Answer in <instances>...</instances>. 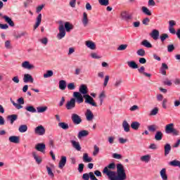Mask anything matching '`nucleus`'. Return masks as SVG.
<instances>
[{"label": "nucleus", "instance_id": "nucleus-30", "mask_svg": "<svg viewBox=\"0 0 180 180\" xmlns=\"http://www.w3.org/2000/svg\"><path fill=\"white\" fill-rule=\"evenodd\" d=\"M89 134V132L86 130L80 131L77 135L78 139H82V137H86Z\"/></svg>", "mask_w": 180, "mask_h": 180}, {"label": "nucleus", "instance_id": "nucleus-45", "mask_svg": "<svg viewBox=\"0 0 180 180\" xmlns=\"http://www.w3.org/2000/svg\"><path fill=\"white\" fill-rule=\"evenodd\" d=\"M46 170L48 172V175L51 176V178H54V173H53V170H51V168L49 166H46Z\"/></svg>", "mask_w": 180, "mask_h": 180}, {"label": "nucleus", "instance_id": "nucleus-47", "mask_svg": "<svg viewBox=\"0 0 180 180\" xmlns=\"http://www.w3.org/2000/svg\"><path fill=\"white\" fill-rule=\"evenodd\" d=\"M136 54H138L141 57H144V56H146V51H144V49H139L136 51Z\"/></svg>", "mask_w": 180, "mask_h": 180}, {"label": "nucleus", "instance_id": "nucleus-43", "mask_svg": "<svg viewBox=\"0 0 180 180\" xmlns=\"http://www.w3.org/2000/svg\"><path fill=\"white\" fill-rule=\"evenodd\" d=\"M141 9L142 12L145 13V15H147L148 16H151V11H150V10L147 7L143 6Z\"/></svg>", "mask_w": 180, "mask_h": 180}, {"label": "nucleus", "instance_id": "nucleus-49", "mask_svg": "<svg viewBox=\"0 0 180 180\" xmlns=\"http://www.w3.org/2000/svg\"><path fill=\"white\" fill-rule=\"evenodd\" d=\"M25 36H27V32H22L17 35H15V39H20V37H23Z\"/></svg>", "mask_w": 180, "mask_h": 180}, {"label": "nucleus", "instance_id": "nucleus-39", "mask_svg": "<svg viewBox=\"0 0 180 180\" xmlns=\"http://www.w3.org/2000/svg\"><path fill=\"white\" fill-rule=\"evenodd\" d=\"M148 129L149 131H151L152 133H154V131L158 130V126H157L156 124L149 125L148 127Z\"/></svg>", "mask_w": 180, "mask_h": 180}, {"label": "nucleus", "instance_id": "nucleus-62", "mask_svg": "<svg viewBox=\"0 0 180 180\" xmlns=\"http://www.w3.org/2000/svg\"><path fill=\"white\" fill-rule=\"evenodd\" d=\"M43 8H44V5L41 4V6H39L38 7H37V13H40V12H41V11L43 10Z\"/></svg>", "mask_w": 180, "mask_h": 180}, {"label": "nucleus", "instance_id": "nucleus-16", "mask_svg": "<svg viewBox=\"0 0 180 180\" xmlns=\"http://www.w3.org/2000/svg\"><path fill=\"white\" fill-rule=\"evenodd\" d=\"M2 18L4 19L5 22L9 25V26H11V27H13L15 26V22L12 20V18H9L8 15H4L2 16Z\"/></svg>", "mask_w": 180, "mask_h": 180}, {"label": "nucleus", "instance_id": "nucleus-37", "mask_svg": "<svg viewBox=\"0 0 180 180\" xmlns=\"http://www.w3.org/2000/svg\"><path fill=\"white\" fill-rule=\"evenodd\" d=\"M18 131L20 133H26L27 131V125L26 124H22L19 127Z\"/></svg>", "mask_w": 180, "mask_h": 180}, {"label": "nucleus", "instance_id": "nucleus-34", "mask_svg": "<svg viewBox=\"0 0 180 180\" xmlns=\"http://www.w3.org/2000/svg\"><path fill=\"white\" fill-rule=\"evenodd\" d=\"M150 160H151V155H146L141 157V161L143 162H149Z\"/></svg>", "mask_w": 180, "mask_h": 180}, {"label": "nucleus", "instance_id": "nucleus-3", "mask_svg": "<svg viewBox=\"0 0 180 180\" xmlns=\"http://www.w3.org/2000/svg\"><path fill=\"white\" fill-rule=\"evenodd\" d=\"M165 133L167 134H173V136H179V131H178L176 129L174 128V124L170 123L165 126Z\"/></svg>", "mask_w": 180, "mask_h": 180}, {"label": "nucleus", "instance_id": "nucleus-38", "mask_svg": "<svg viewBox=\"0 0 180 180\" xmlns=\"http://www.w3.org/2000/svg\"><path fill=\"white\" fill-rule=\"evenodd\" d=\"M131 129H133V130H139V129L140 128V124L139 122H133L131 124Z\"/></svg>", "mask_w": 180, "mask_h": 180}, {"label": "nucleus", "instance_id": "nucleus-2", "mask_svg": "<svg viewBox=\"0 0 180 180\" xmlns=\"http://www.w3.org/2000/svg\"><path fill=\"white\" fill-rule=\"evenodd\" d=\"M73 98L75 99V103L79 104V103H84V102L86 103H89V105H91V106H94L96 108L98 105H96V103H95V101L94 100V98H92L89 94H85L82 96L81 93L78 91H75L73 93Z\"/></svg>", "mask_w": 180, "mask_h": 180}, {"label": "nucleus", "instance_id": "nucleus-57", "mask_svg": "<svg viewBox=\"0 0 180 180\" xmlns=\"http://www.w3.org/2000/svg\"><path fill=\"white\" fill-rule=\"evenodd\" d=\"M89 176L91 180H98L96 176H95V174H94V172H90L89 173Z\"/></svg>", "mask_w": 180, "mask_h": 180}, {"label": "nucleus", "instance_id": "nucleus-24", "mask_svg": "<svg viewBox=\"0 0 180 180\" xmlns=\"http://www.w3.org/2000/svg\"><path fill=\"white\" fill-rule=\"evenodd\" d=\"M138 71L139 72H140V74H143L145 77H148V78L151 77V74L144 72L146 71V68H144V66H142L139 69H138Z\"/></svg>", "mask_w": 180, "mask_h": 180}, {"label": "nucleus", "instance_id": "nucleus-42", "mask_svg": "<svg viewBox=\"0 0 180 180\" xmlns=\"http://www.w3.org/2000/svg\"><path fill=\"white\" fill-rule=\"evenodd\" d=\"M32 155L37 164H40L41 162V158H40L39 155H37V153L36 152H32Z\"/></svg>", "mask_w": 180, "mask_h": 180}, {"label": "nucleus", "instance_id": "nucleus-35", "mask_svg": "<svg viewBox=\"0 0 180 180\" xmlns=\"http://www.w3.org/2000/svg\"><path fill=\"white\" fill-rule=\"evenodd\" d=\"M58 127L63 130H68V129H70V126L65 122H59Z\"/></svg>", "mask_w": 180, "mask_h": 180}, {"label": "nucleus", "instance_id": "nucleus-56", "mask_svg": "<svg viewBox=\"0 0 180 180\" xmlns=\"http://www.w3.org/2000/svg\"><path fill=\"white\" fill-rule=\"evenodd\" d=\"M158 113V108H155L150 111V116H155Z\"/></svg>", "mask_w": 180, "mask_h": 180}, {"label": "nucleus", "instance_id": "nucleus-22", "mask_svg": "<svg viewBox=\"0 0 180 180\" xmlns=\"http://www.w3.org/2000/svg\"><path fill=\"white\" fill-rule=\"evenodd\" d=\"M40 23H41V13H39L38 15V16L37 17L36 23L34 26V30H36V29H37V27H39V26H40Z\"/></svg>", "mask_w": 180, "mask_h": 180}, {"label": "nucleus", "instance_id": "nucleus-26", "mask_svg": "<svg viewBox=\"0 0 180 180\" xmlns=\"http://www.w3.org/2000/svg\"><path fill=\"white\" fill-rule=\"evenodd\" d=\"M82 160L84 162H92L93 161L92 158L89 157V155H88V153L83 154Z\"/></svg>", "mask_w": 180, "mask_h": 180}, {"label": "nucleus", "instance_id": "nucleus-28", "mask_svg": "<svg viewBox=\"0 0 180 180\" xmlns=\"http://www.w3.org/2000/svg\"><path fill=\"white\" fill-rule=\"evenodd\" d=\"M122 127L124 131H126L127 133H129V131H130V124H129V122H127V121H123Z\"/></svg>", "mask_w": 180, "mask_h": 180}, {"label": "nucleus", "instance_id": "nucleus-52", "mask_svg": "<svg viewBox=\"0 0 180 180\" xmlns=\"http://www.w3.org/2000/svg\"><path fill=\"white\" fill-rule=\"evenodd\" d=\"M127 49V44H121L120 46L117 49L118 51H123V50H126Z\"/></svg>", "mask_w": 180, "mask_h": 180}, {"label": "nucleus", "instance_id": "nucleus-8", "mask_svg": "<svg viewBox=\"0 0 180 180\" xmlns=\"http://www.w3.org/2000/svg\"><path fill=\"white\" fill-rule=\"evenodd\" d=\"M34 133L39 136H43L46 134V129L42 125L38 126L35 128Z\"/></svg>", "mask_w": 180, "mask_h": 180}, {"label": "nucleus", "instance_id": "nucleus-27", "mask_svg": "<svg viewBox=\"0 0 180 180\" xmlns=\"http://www.w3.org/2000/svg\"><path fill=\"white\" fill-rule=\"evenodd\" d=\"M65 88H67V82L65 80L59 81V89L65 91Z\"/></svg>", "mask_w": 180, "mask_h": 180}, {"label": "nucleus", "instance_id": "nucleus-33", "mask_svg": "<svg viewBox=\"0 0 180 180\" xmlns=\"http://www.w3.org/2000/svg\"><path fill=\"white\" fill-rule=\"evenodd\" d=\"M8 120L11 122V124H13L15 120H18V115H11L8 116Z\"/></svg>", "mask_w": 180, "mask_h": 180}, {"label": "nucleus", "instance_id": "nucleus-32", "mask_svg": "<svg viewBox=\"0 0 180 180\" xmlns=\"http://www.w3.org/2000/svg\"><path fill=\"white\" fill-rule=\"evenodd\" d=\"M169 153H171V144L166 143L165 145V157H167V155H168V154H169Z\"/></svg>", "mask_w": 180, "mask_h": 180}, {"label": "nucleus", "instance_id": "nucleus-25", "mask_svg": "<svg viewBox=\"0 0 180 180\" xmlns=\"http://www.w3.org/2000/svg\"><path fill=\"white\" fill-rule=\"evenodd\" d=\"M127 65L129 67V68H132L133 70L139 68V65H137V63H136V62L134 60L128 61Z\"/></svg>", "mask_w": 180, "mask_h": 180}, {"label": "nucleus", "instance_id": "nucleus-63", "mask_svg": "<svg viewBox=\"0 0 180 180\" xmlns=\"http://www.w3.org/2000/svg\"><path fill=\"white\" fill-rule=\"evenodd\" d=\"M163 84L165 85H167L168 86H171V85H172V82L169 80L168 79H166L164 82H163Z\"/></svg>", "mask_w": 180, "mask_h": 180}, {"label": "nucleus", "instance_id": "nucleus-19", "mask_svg": "<svg viewBox=\"0 0 180 180\" xmlns=\"http://www.w3.org/2000/svg\"><path fill=\"white\" fill-rule=\"evenodd\" d=\"M121 18L123 20H126L127 22H129V20H131V15L127 14L126 11H124L121 13Z\"/></svg>", "mask_w": 180, "mask_h": 180}, {"label": "nucleus", "instance_id": "nucleus-11", "mask_svg": "<svg viewBox=\"0 0 180 180\" xmlns=\"http://www.w3.org/2000/svg\"><path fill=\"white\" fill-rule=\"evenodd\" d=\"M22 68H25V70H33L34 68V65L30 64V62L29 61H24L21 65Z\"/></svg>", "mask_w": 180, "mask_h": 180}, {"label": "nucleus", "instance_id": "nucleus-17", "mask_svg": "<svg viewBox=\"0 0 180 180\" xmlns=\"http://www.w3.org/2000/svg\"><path fill=\"white\" fill-rule=\"evenodd\" d=\"M85 116H86V120H88V122H91V120H92L94 119V113H92V111H91V110H89V109L86 110Z\"/></svg>", "mask_w": 180, "mask_h": 180}, {"label": "nucleus", "instance_id": "nucleus-55", "mask_svg": "<svg viewBox=\"0 0 180 180\" xmlns=\"http://www.w3.org/2000/svg\"><path fill=\"white\" fill-rule=\"evenodd\" d=\"M174 50H175V46H174V44H170L167 46V51L169 53H172V51Z\"/></svg>", "mask_w": 180, "mask_h": 180}, {"label": "nucleus", "instance_id": "nucleus-53", "mask_svg": "<svg viewBox=\"0 0 180 180\" xmlns=\"http://www.w3.org/2000/svg\"><path fill=\"white\" fill-rule=\"evenodd\" d=\"M168 37H169L167 34H162L160 36V40L162 43H164V41H165V40H167V39H168Z\"/></svg>", "mask_w": 180, "mask_h": 180}, {"label": "nucleus", "instance_id": "nucleus-60", "mask_svg": "<svg viewBox=\"0 0 180 180\" xmlns=\"http://www.w3.org/2000/svg\"><path fill=\"white\" fill-rule=\"evenodd\" d=\"M112 158H115V160H122V155L118 153H113Z\"/></svg>", "mask_w": 180, "mask_h": 180}, {"label": "nucleus", "instance_id": "nucleus-54", "mask_svg": "<svg viewBox=\"0 0 180 180\" xmlns=\"http://www.w3.org/2000/svg\"><path fill=\"white\" fill-rule=\"evenodd\" d=\"M94 150L93 152V155L96 156L98 155V154L99 153V147H98V146L95 145L94 146Z\"/></svg>", "mask_w": 180, "mask_h": 180}, {"label": "nucleus", "instance_id": "nucleus-15", "mask_svg": "<svg viewBox=\"0 0 180 180\" xmlns=\"http://www.w3.org/2000/svg\"><path fill=\"white\" fill-rule=\"evenodd\" d=\"M79 94H82V95H87L86 94H88V87L86 86V85L82 84L79 86Z\"/></svg>", "mask_w": 180, "mask_h": 180}, {"label": "nucleus", "instance_id": "nucleus-18", "mask_svg": "<svg viewBox=\"0 0 180 180\" xmlns=\"http://www.w3.org/2000/svg\"><path fill=\"white\" fill-rule=\"evenodd\" d=\"M150 36L153 40H158V37H160V31L158 30H153L150 34Z\"/></svg>", "mask_w": 180, "mask_h": 180}, {"label": "nucleus", "instance_id": "nucleus-1", "mask_svg": "<svg viewBox=\"0 0 180 180\" xmlns=\"http://www.w3.org/2000/svg\"><path fill=\"white\" fill-rule=\"evenodd\" d=\"M116 169V164L115 162L110 163L107 167H104L103 174H105L108 176L110 180H126L127 176L126 175V170L122 164L117 165V174L116 172L112 171L111 169Z\"/></svg>", "mask_w": 180, "mask_h": 180}, {"label": "nucleus", "instance_id": "nucleus-40", "mask_svg": "<svg viewBox=\"0 0 180 180\" xmlns=\"http://www.w3.org/2000/svg\"><path fill=\"white\" fill-rule=\"evenodd\" d=\"M142 46H144V47H147V49H151L153 47V45L151 43H150L147 39L143 40L141 42Z\"/></svg>", "mask_w": 180, "mask_h": 180}, {"label": "nucleus", "instance_id": "nucleus-20", "mask_svg": "<svg viewBox=\"0 0 180 180\" xmlns=\"http://www.w3.org/2000/svg\"><path fill=\"white\" fill-rule=\"evenodd\" d=\"M82 20L84 27L88 26L89 20H88V14L86 12L83 13V18Z\"/></svg>", "mask_w": 180, "mask_h": 180}, {"label": "nucleus", "instance_id": "nucleus-21", "mask_svg": "<svg viewBox=\"0 0 180 180\" xmlns=\"http://www.w3.org/2000/svg\"><path fill=\"white\" fill-rule=\"evenodd\" d=\"M65 30H66V32H71V30H72V29H74V25L72 24H71V22H65Z\"/></svg>", "mask_w": 180, "mask_h": 180}, {"label": "nucleus", "instance_id": "nucleus-59", "mask_svg": "<svg viewBox=\"0 0 180 180\" xmlns=\"http://www.w3.org/2000/svg\"><path fill=\"white\" fill-rule=\"evenodd\" d=\"M143 25H145V26H148V24L150 23V18H146L142 20Z\"/></svg>", "mask_w": 180, "mask_h": 180}, {"label": "nucleus", "instance_id": "nucleus-6", "mask_svg": "<svg viewBox=\"0 0 180 180\" xmlns=\"http://www.w3.org/2000/svg\"><path fill=\"white\" fill-rule=\"evenodd\" d=\"M71 119L74 124H81V123L82 122V119L77 114H72Z\"/></svg>", "mask_w": 180, "mask_h": 180}, {"label": "nucleus", "instance_id": "nucleus-36", "mask_svg": "<svg viewBox=\"0 0 180 180\" xmlns=\"http://www.w3.org/2000/svg\"><path fill=\"white\" fill-rule=\"evenodd\" d=\"M25 110H27V112H30V113H36V112H37L36 108L32 105H27L25 107Z\"/></svg>", "mask_w": 180, "mask_h": 180}, {"label": "nucleus", "instance_id": "nucleus-46", "mask_svg": "<svg viewBox=\"0 0 180 180\" xmlns=\"http://www.w3.org/2000/svg\"><path fill=\"white\" fill-rule=\"evenodd\" d=\"M53 75V70H47L46 73L44 74V78H50Z\"/></svg>", "mask_w": 180, "mask_h": 180}, {"label": "nucleus", "instance_id": "nucleus-61", "mask_svg": "<svg viewBox=\"0 0 180 180\" xmlns=\"http://www.w3.org/2000/svg\"><path fill=\"white\" fill-rule=\"evenodd\" d=\"M109 78H110L109 75H106L105 77L103 86H108V83L109 82Z\"/></svg>", "mask_w": 180, "mask_h": 180}, {"label": "nucleus", "instance_id": "nucleus-51", "mask_svg": "<svg viewBox=\"0 0 180 180\" xmlns=\"http://www.w3.org/2000/svg\"><path fill=\"white\" fill-rule=\"evenodd\" d=\"M68 89H69V91H74V89H75V83H69L68 84Z\"/></svg>", "mask_w": 180, "mask_h": 180}, {"label": "nucleus", "instance_id": "nucleus-29", "mask_svg": "<svg viewBox=\"0 0 180 180\" xmlns=\"http://www.w3.org/2000/svg\"><path fill=\"white\" fill-rule=\"evenodd\" d=\"M163 134L161 131H158L155 135V140L156 141H161L162 140Z\"/></svg>", "mask_w": 180, "mask_h": 180}, {"label": "nucleus", "instance_id": "nucleus-44", "mask_svg": "<svg viewBox=\"0 0 180 180\" xmlns=\"http://www.w3.org/2000/svg\"><path fill=\"white\" fill-rule=\"evenodd\" d=\"M37 110L38 113H44L47 110V106L37 107Z\"/></svg>", "mask_w": 180, "mask_h": 180}, {"label": "nucleus", "instance_id": "nucleus-31", "mask_svg": "<svg viewBox=\"0 0 180 180\" xmlns=\"http://www.w3.org/2000/svg\"><path fill=\"white\" fill-rule=\"evenodd\" d=\"M160 176L162 180H168V176L167 175V169H165V168H163L160 171Z\"/></svg>", "mask_w": 180, "mask_h": 180}, {"label": "nucleus", "instance_id": "nucleus-9", "mask_svg": "<svg viewBox=\"0 0 180 180\" xmlns=\"http://www.w3.org/2000/svg\"><path fill=\"white\" fill-rule=\"evenodd\" d=\"M34 81V79H33V77L30 74H25L23 77V82L25 84H27V82H30L31 84H33Z\"/></svg>", "mask_w": 180, "mask_h": 180}, {"label": "nucleus", "instance_id": "nucleus-4", "mask_svg": "<svg viewBox=\"0 0 180 180\" xmlns=\"http://www.w3.org/2000/svg\"><path fill=\"white\" fill-rule=\"evenodd\" d=\"M59 33L57 34V37L58 40H61L63 37H65V28L64 27V23L63 21H60L59 27H58Z\"/></svg>", "mask_w": 180, "mask_h": 180}, {"label": "nucleus", "instance_id": "nucleus-7", "mask_svg": "<svg viewBox=\"0 0 180 180\" xmlns=\"http://www.w3.org/2000/svg\"><path fill=\"white\" fill-rule=\"evenodd\" d=\"M65 108L68 110H72L75 108V98H71L65 104Z\"/></svg>", "mask_w": 180, "mask_h": 180}, {"label": "nucleus", "instance_id": "nucleus-5", "mask_svg": "<svg viewBox=\"0 0 180 180\" xmlns=\"http://www.w3.org/2000/svg\"><path fill=\"white\" fill-rule=\"evenodd\" d=\"M11 103L13 105V106H15V108H16V109H22V108H23V106L22 105H25V98H23L22 97L18 98L17 100L18 103H16L13 100H12V98L10 99Z\"/></svg>", "mask_w": 180, "mask_h": 180}, {"label": "nucleus", "instance_id": "nucleus-13", "mask_svg": "<svg viewBox=\"0 0 180 180\" xmlns=\"http://www.w3.org/2000/svg\"><path fill=\"white\" fill-rule=\"evenodd\" d=\"M10 143H14V144H19L20 143V139L19 136H11L8 138Z\"/></svg>", "mask_w": 180, "mask_h": 180}, {"label": "nucleus", "instance_id": "nucleus-64", "mask_svg": "<svg viewBox=\"0 0 180 180\" xmlns=\"http://www.w3.org/2000/svg\"><path fill=\"white\" fill-rule=\"evenodd\" d=\"M82 178L84 180H89V174L85 173L83 174Z\"/></svg>", "mask_w": 180, "mask_h": 180}, {"label": "nucleus", "instance_id": "nucleus-58", "mask_svg": "<svg viewBox=\"0 0 180 180\" xmlns=\"http://www.w3.org/2000/svg\"><path fill=\"white\" fill-rule=\"evenodd\" d=\"M89 176L91 180H98L96 176H95V174H94V172H90L89 173Z\"/></svg>", "mask_w": 180, "mask_h": 180}, {"label": "nucleus", "instance_id": "nucleus-23", "mask_svg": "<svg viewBox=\"0 0 180 180\" xmlns=\"http://www.w3.org/2000/svg\"><path fill=\"white\" fill-rule=\"evenodd\" d=\"M86 46L91 50H96V45H95V43H94L92 41H86Z\"/></svg>", "mask_w": 180, "mask_h": 180}, {"label": "nucleus", "instance_id": "nucleus-12", "mask_svg": "<svg viewBox=\"0 0 180 180\" xmlns=\"http://www.w3.org/2000/svg\"><path fill=\"white\" fill-rule=\"evenodd\" d=\"M35 149L40 153H44L46 151V144L44 143H38L35 146Z\"/></svg>", "mask_w": 180, "mask_h": 180}, {"label": "nucleus", "instance_id": "nucleus-41", "mask_svg": "<svg viewBox=\"0 0 180 180\" xmlns=\"http://www.w3.org/2000/svg\"><path fill=\"white\" fill-rule=\"evenodd\" d=\"M169 164L172 167H179V168H180V161L179 160H174L169 162Z\"/></svg>", "mask_w": 180, "mask_h": 180}, {"label": "nucleus", "instance_id": "nucleus-48", "mask_svg": "<svg viewBox=\"0 0 180 180\" xmlns=\"http://www.w3.org/2000/svg\"><path fill=\"white\" fill-rule=\"evenodd\" d=\"M106 98V95H105V91H103L99 95L100 105H102V103H103V98Z\"/></svg>", "mask_w": 180, "mask_h": 180}, {"label": "nucleus", "instance_id": "nucleus-10", "mask_svg": "<svg viewBox=\"0 0 180 180\" xmlns=\"http://www.w3.org/2000/svg\"><path fill=\"white\" fill-rule=\"evenodd\" d=\"M65 164H67V157L61 156L58 164V168H60V169H63L65 167Z\"/></svg>", "mask_w": 180, "mask_h": 180}, {"label": "nucleus", "instance_id": "nucleus-14", "mask_svg": "<svg viewBox=\"0 0 180 180\" xmlns=\"http://www.w3.org/2000/svg\"><path fill=\"white\" fill-rule=\"evenodd\" d=\"M70 143L73 147V148H75L77 151H81V145L79 144V142L76 141L75 140L70 141Z\"/></svg>", "mask_w": 180, "mask_h": 180}, {"label": "nucleus", "instance_id": "nucleus-50", "mask_svg": "<svg viewBox=\"0 0 180 180\" xmlns=\"http://www.w3.org/2000/svg\"><path fill=\"white\" fill-rule=\"evenodd\" d=\"M98 2L103 6H108L109 5V0H98Z\"/></svg>", "mask_w": 180, "mask_h": 180}]
</instances>
